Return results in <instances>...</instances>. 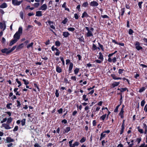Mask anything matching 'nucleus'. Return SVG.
Here are the masks:
<instances>
[{"label": "nucleus", "instance_id": "obj_58", "mask_svg": "<svg viewBox=\"0 0 147 147\" xmlns=\"http://www.w3.org/2000/svg\"><path fill=\"white\" fill-rule=\"evenodd\" d=\"M89 108H90L89 106H87L85 107V109H84L85 110L87 111L88 109H89Z\"/></svg>", "mask_w": 147, "mask_h": 147}, {"label": "nucleus", "instance_id": "obj_19", "mask_svg": "<svg viewBox=\"0 0 147 147\" xmlns=\"http://www.w3.org/2000/svg\"><path fill=\"white\" fill-rule=\"evenodd\" d=\"M105 134L104 132H103L101 134L100 140H101L105 136Z\"/></svg>", "mask_w": 147, "mask_h": 147}, {"label": "nucleus", "instance_id": "obj_16", "mask_svg": "<svg viewBox=\"0 0 147 147\" xmlns=\"http://www.w3.org/2000/svg\"><path fill=\"white\" fill-rule=\"evenodd\" d=\"M73 64L72 63H70L69 65V71L71 72V71L73 67Z\"/></svg>", "mask_w": 147, "mask_h": 147}, {"label": "nucleus", "instance_id": "obj_54", "mask_svg": "<svg viewBox=\"0 0 147 147\" xmlns=\"http://www.w3.org/2000/svg\"><path fill=\"white\" fill-rule=\"evenodd\" d=\"M11 105V103H10V104H7V105H6V107L8 109H11V108L10 107V105Z\"/></svg>", "mask_w": 147, "mask_h": 147}, {"label": "nucleus", "instance_id": "obj_5", "mask_svg": "<svg viewBox=\"0 0 147 147\" xmlns=\"http://www.w3.org/2000/svg\"><path fill=\"white\" fill-rule=\"evenodd\" d=\"M8 124L7 123H3L2 124V126L6 129H11V128Z\"/></svg>", "mask_w": 147, "mask_h": 147}, {"label": "nucleus", "instance_id": "obj_10", "mask_svg": "<svg viewBox=\"0 0 147 147\" xmlns=\"http://www.w3.org/2000/svg\"><path fill=\"white\" fill-rule=\"evenodd\" d=\"M13 141V139H11L10 137H7L6 138V142L7 143H9Z\"/></svg>", "mask_w": 147, "mask_h": 147}, {"label": "nucleus", "instance_id": "obj_29", "mask_svg": "<svg viewBox=\"0 0 147 147\" xmlns=\"http://www.w3.org/2000/svg\"><path fill=\"white\" fill-rule=\"evenodd\" d=\"M79 69L78 68H76L74 70V73L76 74H77L79 72Z\"/></svg>", "mask_w": 147, "mask_h": 147}, {"label": "nucleus", "instance_id": "obj_22", "mask_svg": "<svg viewBox=\"0 0 147 147\" xmlns=\"http://www.w3.org/2000/svg\"><path fill=\"white\" fill-rule=\"evenodd\" d=\"M143 128H144L145 130V134H146L147 132V126L146 124H145L144 123L143 124Z\"/></svg>", "mask_w": 147, "mask_h": 147}, {"label": "nucleus", "instance_id": "obj_60", "mask_svg": "<svg viewBox=\"0 0 147 147\" xmlns=\"http://www.w3.org/2000/svg\"><path fill=\"white\" fill-rule=\"evenodd\" d=\"M23 44H22L18 47V49H20L23 47Z\"/></svg>", "mask_w": 147, "mask_h": 147}, {"label": "nucleus", "instance_id": "obj_35", "mask_svg": "<svg viewBox=\"0 0 147 147\" xmlns=\"http://www.w3.org/2000/svg\"><path fill=\"white\" fill-rule=\"evenodd\" d=\"M23 81L24 82V84L25 85L28 84L29 83L27 80H26L25 79H23Z\"/></svg>", "mask_w": 147, "mask_h": 147}, {"label": "nucleus", "instance_id": "obj_62", "mask_svg": "<svg viewBox=\"0 0 147 147\" xmlns=\"http://www.w3.org/2000/svg\"><path fill=\"white\" fill-rule=\"evenodd\" d=\"M112 60L113 63H115L117 61L116 58V57H115Z\"/></svg>", "mask_w": 147, "mask_h": 147}, {"label": "nucleus", "instance_id": "obj_37", "mask_svg": "<svg viewBox=\"0 0 147 147\" xmlns=\"http://www.w3.org/2000/svg\"><path fill=\"white\" fill-rule=\"evenodd\" d=\"M145 89V88L144 87H142V88L140 89L139 90V92H141L144 91Z\"/></svg>", "mask_w": 147, "mask_h": 147}, {"label": "nucleus", "instance_id": "obj_36", "mask_svg": "<svg viewBox=\"0 0 147 147\" xmlns=\"http://www.w3.org/2000/svg\"><path fill=\"white\" fill-rule=\"evenodd\" d=\"M88 3L87 2L84 3L83 5L82 6L84 7H86L88 5Z\"/></svg>", "mask_w": 147, "mask_h": 147}, {"label": "nucleus", "instance_id": "obj_1", "mask_svg": "<svg viewBox=\"0 0 147 147\" xmlns=\"http://www.w3.org/2000/svg\"><path fill=\"white\" fill-rule=\"evenodd\" d=\"M22 33V27H20L19 28L18 30L14 35L13 38L14 39H16L18 40L20 39V34Z\"/></svg>", "mask_w": 147, "mask_h": 147}, {"label": "nucleus", "instance_id": "obj_44", "mask_svg": "<svg viewBox=\"0 0 147 147\" xmlns=\"http://www.w3.org/2000/svg\"><path fill=\"white\" fill-rule=\"evenodd\" d=\"M133 31L131 29H130L128 31V33L129 34H131L133 33Z\"/></svg>", "mask_w": 147, "mask_h": 147}, {"label": "nucleus", "instance_id": "obj_20", "mask_svg": "<svg viewBox=\"0 0 147 147\" xmlns=\"http://www.w3.org/2000/svg\"><path fill=\"white\" fill-rule=\"evenodd\" d=\"M56 71L58 73H60L61 72V69L59 66H57L56 68Z\"/></svg>", "mask_w": 147, "mask_h": 147}, {"label": "nucleus", "instance_id": "obj_51", "mask_svg": "<svg viewBox=\"0 0 147 147\" xmlns=\"http://www.w3.org/2000/svg\"><path fill=\"white\" fill-rule=\"evenodd\" d=\"M63 109L62 108L60 109H59L58 110V112L59 113H61L62 112Z\"/></svg>", "mask_w": 147, "mask_h": 147}, {"label": "nucleus", "instance_id": "obj_27", "mask_svg": "<svg viewBox=\"0 0 147 147\" xmlns=\"http://www.w3.org/2000/svg\"><path fill=\"white\" fill-rule=\"evenodd\" d=\"M106 115H107L106 114L100 117V118L102 119L103 120L106 117Z\"/></svg>", "mask_w": 147, "mask_h": 147}, {"label": "nucleus", "instance_id": "obj_6", "mask_svg": "<svg viewBox=\"0 0 147 147\" xmlns=\"http://www.w3.org/2000/svg\"><path fill=\"white\" fill-rule=\"evenodd\" d=\"M1 52L3 53H6V54H8L10 53L9 49H7L6 48L3 49L1 50Z\"/></svg>", "mask_w": 147, "mask_h": 147}, {"label": "nucleus", "instance_id": "obj_2", "mask_svg": "<svg viewBox=\"0 0 147 147\" xmlns=\"http://www.w3.org/2000/svg\"><path fill=\"white\" fill-rule=\"evenodd\" d=\"M85 28L87 31V32L86 34V36L87 37L93 36L92 32L94 30L93 28H91L90 29H89L88 27L87 26L85 27Z\"/></svg>", "mask_w": 147, "mask_h": 147}, {"label": "nucleus", "instance_id": "obj_63", "mask_svg": "<svg viewBox=\"0 0 147 147\" xmlns=\"http://www.w3.org/2000/svg\"><path fill=\"white\" fill-rule=\"evenodd\" d=\"M71 79L74 80H76V77L75 76H72L71 78Z\"/></svg>", "mask_w": 147, "mask_h": 147}, {"label": "nucleus", "instance_id": "obj_23", "mask_svg": "<svg viewBox=\"0 0 147 147\" xmlns=\"http://www.w3.org/2000/svg\"><path fill=\"white\" fill-rule=\"evenodd\" d=\"M88 16V15L87 13L86 12H84L82 14V18H84V17H86Z\"/></svg>", "mask_w": 147, "mask_h": 147}, {"label": "nucleus", "instance_id": "obj_39", "mask_svg": "<svg viewBox=\"0 0 147 147\" xmlns=\"http://www.w3.org/2000/svg\"><path fill=\"white\" fill-rule=\"evenodd\" d=\"M127 90V89L126 88H122L120 89V91L121 92H123L126 91Z\"/></svg>", "mask_w": 147, "mask_h": 147}, {"label": "nucleus", "instance_id": "obj_61", "mask_svg": "<svg viewBox=\"0 0 147 147\" xmlns=\"http://www.w3.org/2000/svg\"><path fill=\"white\" fill-rule=\"evenodd\" d=\"M66 3L65 2H64V3L62 5V7L63 8H65L66 7Z\"/></svg>", "mask_w": 147, "mask_h": 147}, {"label": "nucleus", "instance_id": "obj_46", "mask_svg": "<svg viewBox=\"0 0 147 147\" xmlns=\"http://www.w3.org/2000/svg\"><path fill=\"white\" fill-rule=\"evenodd\" d=\"M55 94L56 96L57 97H58L59 96V93L58 92V91L57 90H56L55 92Z\"/></svg>", "mask_w": 147, "mask_h": 147}, {"label": "nucleus", "instance_id": "obj_41", "mask_svg": "<svg viewBox=\"0 0 147 147\" xmlns=\"http://www.w3.org/2000/svg\"><path fill=\"white\" fill-rule=\"evenodd\" d=\"M86 140L85 138L83 137L80 140V142L81 143H83Z\"/></svg>", "mask_w": 147, "mask_h": 147}, {"label": "nucleus", "instance_id": "obj_33", "mask_svg": "<svg viewBox=\"0 0 147 147\" xmlns=\"http://www.w3.org/2000/svg\"><path fill=\"white\" fill-rule=\"evenodd\" d=\"M16 46H13L11 49H9L10 52L11 53L12 51H13L16 48Z\"/></svg>", "mask_w": 147, "mask_h": 147}, {"label": "nucleus", "instance_id": "obj_8", "mask_svg": "<svg viewBox=\"0 0 147 147\" xmlns=\"http://www.w3.org/2000/svg\"><path fill=\"white\" fill-rule=\"evenodd\" d=\"M47 8V6L46 4H44L39 8V10H45Z\"/></svg>", "mask_w": 147, "mask_h": 147}, {"label": "nucleus", "instance_id": "obj_4", "mask_svg": "<svg viewBox=\"0 0 147 147\" xmlns=\"http://www.w3.org/2000/svg\"><path fill=\"white\" fill-rule=\"evenodd\" d=\"M135 46L136 48L138 50H139L142 49V48L140 46V43L139 42H136Z\"/></svg>", "mask_w": 147, "mask_h": 147}, {"label": "nucleus", "instance_id": "obj_14", "mask_svg": "<svg viewBox=\"0 0 147 147\" xmlns=\"http://www.w3.org/2000/svg\"><path fill=\"white\" fill-rule=\"evenodd\" d=\"M69 34V33L68 32H65L63 33V35L65 37H67Z\"/></svg>", "mask_w": 147, "mask_h": 147}, {"label": "nucleus", "instance_id": "obj_45", "mask_svg": "<svg viewBox=\"0 0 147 147\" xmlns=\"http://www.w3.org/2000/svg\"><path fill=\"white\" fill-rule=\"evenodd\" d=\"M111 76L113 78L114 80H117V78L115 76L114 74H111Z\"/></svg>", "mask_w": 147, "mask_h": 147}, {"label": "nucleus", "instance_id": "obj_15", "mask_svg": "<svg viewBox=\"0 0 147 147\" xmlns=\"http://www.w3.org/2000/svg\"><path fill=\"white\" fill-rule=\"evenodd\" d=\"M7 123L8 124H10L12 121V118L11 117H10L7 119Z\"/></svg>", "mask_w": 147, "mask_h": 147}, {"label": "nucleus", "instance_id": "obj_7", "mask_svg": "<svg viewBox=\"0 0 147 147\" xmlns=\"http://www.w3.org/2000/svg\"><path fill=\"white\" fill-rule=\"evenodd\" d=\"M98 3L96 1H92L91 2L90 4V6H92L96 7L98 5Z\"/></svg>", "mask_w": 147, "mask_h": 147}, {"label": "nucleus", "instance_id": "obj_53", "mask_svg": "<svg viewBox=\"0 0 147 147\" xmlns=\"http://www.w3.org/2000/svg\"><path fill=\"white\" fill-rule=\"evenodd\" d=\"M145 101L144 100H142L141 102V105L142 106H143L145 104Z\"/></svg>", "mask_w": 147, "mask_h": 147}, {"label": "nucleus", "instance_id": "obj_56", "mask_svg": "<svg viewBox=\"0 0 147 147\" xmlns=\"http://www.w3.org/2000/svg\"><path fill=\"white\" fill-rule=\"evenodd\" d=\"M94 62H96V63H100L102 62V61L99 60H97L95 61Z\"/></svg>", "mask_w": 147, "mask_h": 147}, {"label": "nucleus", "instance_id": "obj_43", "mask_svg": "<svg viewBox=\"0 0 147 147\" xmlns=\"http://www.w3.org/2000/svg\"><path fill=\"white\" fill-rule=\"evenodd\" d=\"M51 49L53 51H54L55 50H56V51H59V50L56 48H55L54 46L52 47Z\"/></svg>", "mask_w": 147, "mask_h": 147}, {"label": "nucleus", "instance_id": "obj_47", "mask_svg": "<svg viewBox=\"0 0 147 147\" xmlns=\"http://www.w3.org/2000/svg\"><path fill=\"white\" fill-rule=\"evenodd\" d=\"M124 128V127L123 126V127L121 126V131H120V134H121L123 133Z\"/></svg>", "mask_w": 147, "mask_h": 147}, {"label": "nucleus", "instance_id": "obj_48", "mask_svg": "<svg viewBox=\"0 0 147 147\" xmlns=\"http://www.w3.org/2000/svg\"><path fill=\"white\" fill-rule=\"evenodd\" d=\"M142 3L143 2L141 1L139 2L138 3V5L139 6V8L140 9L141 8V5Z\"/></svg>", "mask_w": 147, "mask_h": 147}, {"label": "nucleus", "instance_id": "obj_11", "mask_svg": "<svg viewBox=\"0 0 147 147\" xmlns=\"http://www.w3.org/2000/svg\"><path fill=\"white\" fill-rule=\"evenodd\" d=\"M7 7V5L5 3H2L1 5H0V8H4L6 7Z\"/></svg>", "mask_w": 147, "mask_h": 147}, {"label": "nucleus", "instance_id": "obj_59", "mask_svg": "<svg viewBox=\"0 0 147 147\" xmlns=\"http://www.w3.org/2000/svg\"><path fill=\"white\" fill-rule=\"evenodd\" d=\"M123 70H124L123 69H119V73L120 74H121V73H122L123 71Z\"/></svg>", "mask_w": 147, "mask_h": 147}, {"label": "nucleus", "instance_id": "obj_42", "mask_svg": "<svg viewBox=\"0 0 147 147\" xmlns=\"http://www.w3.org/2000/svg\"><path fill=\"white\" fill-rule=\"evenodd\" d=\"M67 18H65L64 20L62 21V23L64 24H65L67 22Z\"/></svg>", "mask_w": 147, "mask_h": 147}, {"label": "nucleus", "instance_id": "obj_17", "mask_svg": "<svg viewBox=\"0 0 147 147\" xmlns=\"http://www.w3.org/2000/svg\"><path fill=\"white\" fill-rule=\"evenodd\" d=\"M70 130V127H67L64 130V133H67Z\"/></svg>", "mask_w": 147, "mask_h": 147}, {"label": "nucleus", "instance_id": "obj_9", "mask_svg": "<svg viewBox=\"0 0 147 147\" xmlns=\"http://www.w3.org/2000/svg\"><path fill=\"white\" fill-rule=\"evenodd\" d=\"M48 23L50 25V27L53 29H55V27L54 26V23L53 22H51L50 21H48Z\"/></svg>", "mask_w": 147, "mask_h": 147}, {"label": "nucleus", "instance_id": "obj_26", "mask_svg": "<svg viewBox=\"0 0 147 147\" xmlns=\"http://www.w3.org/2000/svg\"><path fill=\"white\" fill-rule=\"evenodd\" d=\"M20 17L22 19H23V18H24V17H23L24 13H23V11H21L20 12Z\"/></svg>", "mask_w": 147, "mask_h": 147}, {"label": "nucleus", "instance_id": "obj_12", "mask_svg": "<svg viewBox=\"0 0 147 147\" xmlns=\"http://www.w3.org/2000/svg\"><path fill=\"white\" fill-rule=\"evenodd\" d=\"M42 11H38L36 12V16H42Z\"/></svg>", "mask_w": 147, "mask_h": 147}, {"label": "nucleus", "instance_id": "obj_52", "mask_svg": "<svg viewBox=\"0 0 147 147\" xmlns=\"http://www.w3.org/2000/svg\"><path fill=\"white\" fill-rule=\"evenodd\" d=\"M18 129V126H16L13 129L14 131H17Z\"/></svg>", "mask_w": 147, "mask_h": 147}, {"label": "nucleus", "instance_id": "obj_49", "mask_svg": "<svg viewBox=\"0 0 147 147\" xmlns=\"http://www.w3.org/2000/svg\"><path fill=\"white\" fill-rule=\"evenodd\" d=\"M39 5V3H35L34 4V6L35 7H38Z\"/></svg>", "mask_w": 147, "mask_h": 147}, {"label": "nucleus", "instance_id": "obj_50", "mask_svg": "<svg viewBox=\"0 0 147 147\" xmlns=\"http://www.w3.org/2000/svg\"><path fill=\"white\" fill-rule=\"evenodd\" d=\"M34 129V127L33 125H31L30 126V128L29 129L30 131H32Z\"/></svg>", "mask_w": 147, "mask_h": 147}, {"label": "nucleus", "instance_id": "obj_21", "mask_svg": "<svg viewBox=\"0 0 147 147\" xmlns=\"http://www.w3.org/2000/svg\"><path fill=\"white\" fill-rule=\"evenodd\" d=\"M99 56L98 57V58L102 61L103 59V58L102 54L101 53H99Z\"/></svg>", "mask_w": 147, "mask_h": 147}, {"label": "nucleus", "instance_id": "obj_3", "mask_svg": "<svg viewBox=\"0 0 147 147\" xmlns=\"http://www.w3.org/2000/svg\"><path fill=\"white\" fill-rule=\"evenodd\" d=\"M22 2V1H18L17 0H12V3L14 5H19Z\"/></svg>", "mask_w": 147, "mask_h": 147}, {"label": "nucleus", "instance_id": "obj_40", "mask_svg": "<svg viewBox=\"0 0 147 147\" xmlns=\"http://www.w3.org/2000/svg\"><path fill=\"white\" fill-rule=\"evenodd\" d=\"M7 120V118H5L3 119V120L1 121V123H3L4 122H5Z\"/></svg>", "mask_w": 147, "mask_h": 147}, {"label": "nucleus", "instance_id": "obj_24", "mask_svg": "<svg viewBox=\"0 0 147 147\" xmlns=\"http://www.w3.org/2000/svg\"><path fill=\"white\" fill-rule=\"evenodd\" d=\"M26 120V119H24L21 120V122L22 125V126L24 125H25Z\"/></svg>", "mask_w": 147, "mask_h": 147}, {"label": "nucleus", "instance_id": "obj_38", "mask_svg": "<svg viewBox=\"0 0 147 147\" xmlns=\"http://www.w3.org/2000/svg\"><path fill=\"white\" fill-rule=\"evenodd\" d=\"M137 128L138 129V131L141 133H143V129H140V127H137Z\"/></svg>", "mask_w": 147, "mask_h": 147}, {"label": "nucleus", "instance_id": "obj_64", "mask_svg": "<svg viewBox=\"0 0 147 147\" xmlns=\"http://www.w3.org/2000/svg\"><path fill=\"white\" fill-rule=\"evenodd\" d=\"M3 24L1 23H0V28L1 29H2L3 28Z\"/></svg>", "mask_w": 147, "mask_h": 147}, {"label": "nucleus", "instance_id": "obj_28", "mask_svg": "<svg viewBox=\"0 0 147 147\" xmlns=\"http://www.w3.org/2000/svg\"><path fill=\"white\" fill-rule=\"evenodd\" d=\"M83 99L85 101H87L88 100V98H86V95H84L83 96Z\"/></svg>", "mask_w": 147, "mask_h": 147}, {"label": "nucleus", "instance_id": "obj_13", "mask_svg": "<svg viewBox=\"0 0 147 147\" xmlns=\"http://www.w3.org/2000/svg\"><path fill=\"white\" fill-rule=\"evenodd\" d=\"M17 40H16V39H14L12 40H11V42H10L9 43V45L10 46H11L12 45H13V44H14L16 42Z\"/></svg>", "mask_w": 147, "mask_h": 147}, {"label": "nucleus", "instance_id": "obj_31", "mask_svg": "<svg viewBox=\"0 0 147 147\" xmlns=\"http://www.w3.org/2000/svg\"><path fill=\"white\" fill-rule=\"evenodd\" d=\"M67 30L70 31H73L74 30L75 28H73L70 27L68 28Z\"/></svg>", "mask_w": 147, "mask_h": 147}, {"label": "nucleus", "instance_id": "obj_25", "mask_svg": "<svg viewBox=\"0 0 147 147\" xmlns=\"http://www.w3.org/2000/svg\"><path fill=\"white\" fill-rule=\"evenodd\" d=\"M124 112V111H123V108H122L121 109V110L119 113V115L121 116V118H123L122 115Z\"/></svg>", "mask_w": 147, "mask_h": 147}, {"label": "nucleus", "instance_id": "obj_32", "mask_svg": "<svg viewBox=\"0 0 147 147\" xmlns=\"http://www.w3.org/2000/svg\"><path fill=\"white\" fill-rule=\"evenodd\" d=\"M119 84V82H115L114 83L113 85V86L114 87L115 86H117Z\"/></svg>", "mask_w": 147, "mask_h": 147}, {"label": "nucleus", "instance_id": "obj_55", "mask_svg": "<svg viewBox=\"0 0 147 147\" xmlns=\"http://www.w3.org/2000/svg\"><path fill=\"white\" fill-rule=\"evenodd\" d=\"M60 59L61 61H62L63 65H64L65 62L63 58V57H61Z\"/></svg>", "mask_w": 147, "mask_h": 147}, {"label": "nucleus", "instance_id": "obj_34", "mask_svg": "<svg viewBox=\"0 0 147 147\" xmlns=\"http://www.w3.org/2000/svg\"><path fill=\"white\" fill-rule=\"evenodd\" d=\"M34 22L35 23L37 24L39 26H40L41 25V23L40 22L37 21L36 20H35L34 21Z\"/></svg>", "mask_w": 147, "mask_h": 147}, {"label": "nucleus", "instance_id": "obj_18", "mask_svg": "<svg viewBox=\"0 0 147 147\" xmlns=\"http://www.w3.org/2000/svg\"><path fill=\"white\" fill-rule=\"evenodd\" d=\"M34 44L33 42H31L30 44H28L27 46V48L28 49H29L30 47H31L32 48L33 47V45Z\"/></svg>", "mask_w": 147, "mask_h": 147}, {"label": "nucleus", "instance_id": "obj_57", "mask_svg": "<svg viewBox=\"0 0 147 147\" xmlns=\"http://www.w3.org/2000/svg\"><path fill=\"white\" fill-rule=\"evenodd\" d=\"M74 15V17L76 19H78V16L77 14L75 13Z\"/></svg>", "mask_w": 147, "mask_h": 147}, {"label": "nucleus", "instance_id": "obj_30", "mask_svg": "<svg viewBox=\"0 0 147 147\" xmlns=\"http://www.w3.org/2000/svg\"><path fill=\"white\" fill-rule=\"evenodd\" d=\"M55 45L58 46L59 47L60 46V43L59 41H57L55 42Z\"/></svg>", "mask_w": 147, "mask_h": 147}]
</instances>
